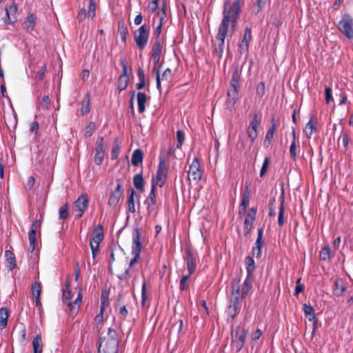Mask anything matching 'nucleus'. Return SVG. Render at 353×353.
I'll use <instances>...</instances> for the list:
<instances>
[{
	"label": "nucleus",
	"instance_id": "f257e3e1",
	"mask_svg": "<svg viewBox=\"0 0 353 353\" xmlns=\"http://www.w3.org/2000/svg\"><path fill=\"white\" fill-rule=\"evenodd\" d=\"M241 10V0H234L224 2L223 19L219 25L216 37L225 39L228 34L232 36L236 30Z\"/></svg>",
	"mask_w": 353,
	"mask_h": 353
},
{
	"label": "nucleus",
	"instance_id": "f03ea898",
	"mask_svg": "<svg viewBox=\"0 0 353 353\" xmlns=\"http://www.w3.org/2000/svg\"><path fill=\"white\" fill-rule=\"evenodd\" d=\"M119 343L116 330L110 327L106 335L99 339L98 353H117Z\"/></svg>",
	"mask_w": 353,
	"mask_h": 353
},
{
	"label": "nucleus",
	"instance_id": "7ed1b4c3",
	"mask_svg": "<svg viewBox=\"0 0 353 353\" xmlns=\"http://www.w3.org/2000/svg\"><path fill=\"white\" fill-rule=\"evenodd\" d=\"M241 72L236 66L232 72V79L230 83V88L227 93L226 107L227 109L232 110L234 108V105L239 99V81L241 79Z\"/></svg>",
	"mask_w": 353,
	"mask_h": 353
},
{
	"label": "nucleus",
	"instance_id": "20e7f679",
	"mask_svg": "<svg viewBox=\"0 0 353 353\" xmlns=\"http://www.w3.org/2000/svg\"><path fill=\"white\" fill-rule=\"evenodd\" d=\"M81 291V290L79 289L77 298L74 301H72V290L69 285L68 284L66 288L63 290V302L68 306V310L71 316H76L79 310L82 300Z\"/></svg>",
	"mask_w": 353,
	"mask_h": 353
},
{
	"label": "nucleus",
	"instance_id": "39448f33",
	"mask_svg": "<svg viewBox=\"0 0 353 353\" xmlns=\"http://www.w3.org/2000/svg\"><path fill=\"white\" fill-rule=\"evenodd\" d=\"M159 163L158 165L157 170L155 176L152 179V183L157 185L159 187H163L167 180L169 165L165 164L164 157L162 155L159 156Z\"/></svg>",
	"mask_w": 353,
	"mask_h": 353
},
{
	"label": "nucleus",
	"instance_id": "423d86ee",
	"mask_svg": "<svg viewBox=\"0 0 353 353\" xmlns=\"http://www.w3.org/2000/svg\"><path fill=\"white\" fill-rule=\"evenodd\" d=\"M248 334L247 330H241L240 326H236L232 332V345L237 352H240L243 346Z\"/></svg>",
	"mask_w": 353,
	"mask_h": 353
},
{
	"label": "nucleus",
	"instance_id": "0eeeda50",
	"mask_svg": "<svg viewBox=\"0 0 353 353\" xmlns=\"http://www.w3.org/2000/svg\"><path fill=\"white\" fill-rule=\"evenodd\" d=\"M339 30L349 39H353V18L345 14L338 24Z\"/></svg>",
	"mask_w": 353,
	"mask_h": 353
},
{
	"label": "nucleus",
	"instance_id": "6e6552de",
	"mask_svg": "<svg viewBox=\"0 0 353 353\" xmlns=\"http://www.w3.org/2000/svg\"><path fill=\"white\" fill-rule=\"evenodd\" d=\"M150 29L145 24L142 25L134 32L136 44L139 50H143L146 46L149 38Z\"/></svg>",
	"mask_w": 353,
	"mask_h": 353
},
{
	"label": "nucleus",
	"instance_id": "1a4fd4ad",
	"mask_svg": "<svg viewBox=\"0 0 353 353\" xmlns=\"http://www.w3.org/2000/svg\"><path fill=\"white\" fill-rule=\"evenodd\" d=\"M116 183V188L112 191L108 199V205L112 208H115L118 205L120 199L123 194V180L117 179Z\"/></svg>",
	"mask_w": 353,
	"mask_h": 353
},
{
	"label": "nucleus",
	"instance_id": "9d476101",
	"mask_svg": "<svg viewBox=\"0 0 353 353\" xmlns=\"http://www.w3.org/2000/svg\"><path fill=\"white\" fill-rule=\"evenodd\" d=\"M120 64L123 69L122 74L118 79V89L119 92H121L126 89L129 82V76L128 74V65L127 61L125 57H122L120 59Z\"/></svg>",
	"mask_w": 353,
	"mask_h": 353
},
{
	"label": "nucleus",
	"instance_id": "9b49d317",
	"mask_svg": "<svg viewBox=\"0 0 353 353\" xmlns=\"http://www.w3.org/2000/svg\"><path fill=\"white\" fill-rule=\"evenodd\" d=\"M189 176L196 183L201 181L203 175V171L201 168L199 160L197 157H194L188 171Z\"/></svg>",
	"mask_w": 353,
	"mask_h": 353
},
{
	"label": "nucleus",
	"instance_id": "f8f14e48",
	"mask_svg": "<svg viewBox=\"0 0 353 353\" xmlns=\"http://www.w3.org/2000/svg\"><path fill=\"white\" fill-rule=\"evenodd\" d=\"M89 203L88 196L85 194H81L74 202V207L78 214L75 216L76 219L82 217L85 211L88 209Z\"/></svg>",
	"mask_w": 353,
	"mask_h": 353
},
{
	"label": "nucleus",
	"instance_id": "ddd939ff",
	"mask_svg": "<svg viewBox=\"0 0 353 353\" xmlns=\"http://www.w3.org/2000/svg\"><path fill=\"white\" fill-rule=\"evenodd\" d=\"M256 209L251 208L248 210L244 221L243 232L247 236L252 229L253 223L256 219Z\"/></svg>",
	"mask_w": 353,
	"mask_h": 353
},
{
	"label": "nucleus",
	"instance_id": "4468645a",
	"mask_svg": "<svg viewBox=\"0 0 353 353\" xmlns=\"http://www.w3.org/2000/svg\"><path fill=\"white\" fill-rule=\"evenodd\" d=\"M252 39V30L250 28H246L243 34V37L239 44V50L240 53L245 54L249 50L250 42Z\"/></svg>",
	"mask_w": 353,
	"mask_h": 353
},
{
	"label": "nucleus",
	"instance_id": "2eb2a0df",
	"mask_svg": "<svg viewBox=\"0 0 353 353\" xmlns=\"http://www.w3.org/2000/svg\"><path fill=\"white\" fill-rule=\"evenodd\" d=\"M185 260L188 274L189 275H192L196 271L198 263L197 256L190 249H188L186 251Z\"/></svg>",
	"mask_w": 353,
	"mask_h": 353
},
{
	"label": "nucleus",
	"instance_id": "dca6fc26",
	"mask_svg": "<svg viewBox=\"0 0 353 353\" xmlns=\"http://www.w3.org/2000/svg\"><path fill=\"white\" fill-rule=\"evenodd\" d=\"M41 222L40 220H36L32 224L31 229L28 234L29 250L33 252L35 249L36 233L41 228Z\"/></svg>",
	"mask_w": 353,
	"mask_h": 353
},
{
	"label": "nucleus",
	"instance_id": "f3484780",
	"mask_svg": "<svg viewBox=\"0 0 353 353\" xmlns=\"http://www.w3.org/2000/svg\"><path fill=\"white\" fill-rule=\"evenodd\" d=\"M141 230L138 228H135L132 230V251L141 252L142 244L141 242Z\"/></svg>",
	"mask_w": 353,
	"mask_h": 353
},
{
	"label": "nucleus",
	"instance_id": "a211bd4d",
	"mask_svg": "<svg viewBox=\"0 0 353 353\" xmlns=\"http://www.w3.org/2000/svg\"><path fill=\"white\" fill-rule=\"evenodd\" d=\"M132 254L133 255V258L130 262L128 268L126 269L123 273L117 275V278L119 280H127L131 276L130 268L133 267L137 263L140 256V252L132 251Z\"/></svg>",
	"mask_w": 353,
	"mask_h": 353
},
{
	"label": "nucleus",
	"instance_id": "6ab92c4d",
	"mask_svg": "<svg viewBox=\"0 0 353 353\" xmlns=\"http://www.w3.org/2000/svg\"><path fill=\"white\" fill-rule=\"evenodd\" d=\"M239 281H238L236 283L233 282L232 285V296L230 301V305L239 308Z\"/></svg>",
	"mask_w": 353,
	"mask_h": 353
},
{
	"label": "nucleus",
	"instance_id": "aec40b11",
	"mask_svg": "<svg viewBox=\"0 0 353 353\" xmlns=\"http://www.w3.org/2000/svg\"><path fill=\"white\" fill-rule=\"evenodd\" d=\"M174 74L170 68L165 69L162 74L159 72V86L157 82V88L161 92V82L169 83L173 79Z\"/></svg>",
	"mask_w": 353,
	"mask_h": 353
},
{
	"label": "nucleus",
	"instance_id": "412c9836",
	"mask_svg": "<svg viewBox=\"0 0 353 353\" xmlns=\"http://www.w3.org/2000/svg\"><path fill=\"white\" fill-rule=\"evenodd\" d=\"M346 290V284L345 281L338 277L334 281L333 294L336 296H341Z\"/></svg>",
	"mask_w": 353,
	"mask_h": 353
},
{
	"label": "nucleus",
	"instance_id": "4be33fe9",
	"mask_svg": "<svg viewBox=\"0 0 353 353\" xmlns=\"http://www.w3.org/2000/svg\"><path fill=\"white\" fill-rule=\"evenodd\" d=\"M37 23V17L33 13H30L23 23V28L28 32H31Z\"/></svg>",
	"mask_w": 353,
	"mask_h": 353
},
{
	"label": "nucleus",
	"instance_id": "5701e85b",
	"mask_svg": "<svg viewBox=\"0 0 353 353\" xmlns=\"http://www.w3.org/2000/svg\"><path fill=\"white\" fill-rule=\"evenodd\" d=\"M153 61V66L152 68V73L155 75L156 81H158L159 86V72L163 63V60L161 61V57H151Z\"/></svg>",
	"mask_w": 353,
	"mask_h": 353
},
{
	"label": "nucleus",
	"instance_id": "b1692460",
	"mask_svg": "<svg viewBox=\"0 0 353 353\" xmlns=\"http://www.w3.org/2000/svg\"><path fill=\"white\" fill-rule=\"evenodd\" d=\"M163 49V42L161 39H156L152 45L151 57H161Z\"/></svg>",
	"mask_w": 353,
	"mask_h": 353
},
{
	"label": "nucleus",
	"instance_id": "393cba45",
	"mask_svg": "<svg viewBox=\"0 0 353 353\" xmlns=\"http://www.w3.org/2000/svg\"><path fill=\"white\" fill-rule=\"evenodd\" d=\"M251 190L249 185L245 184L244 190L241 192V202L240 207L247 208L250 203Z\"/></svg>",
	"mask_w": 353,
	"mask_h": 353
},
{
	"label": "nucleus",
	"instance_id": "a878e982",
	"mask_svg": "<svg viewBox=\"0 0 353 353\" xmlns=\"http://www.w3.org/2000/svg\"><path fill=\"white\" fill-rule=\"evenodd\" d=\"M253 281L254 277L246 276V279L243 283V285L241 288V299H243L247 296L249 291L252 289Z\"/></svg>",
	"mask_w": 353,
	"mask_h": 353
},
{
	"label": "nucleus",
	"instance_id": "bb28decb",
	"mask_svg": "<svg viewBox=\"0 0 353 353\" xmlns=\"http://www.w3.org/2000/svg\"><path fill=\"white\" fill-rule=\"evenodd\" d=\"M143 159V152L140 149L135 150L132 155L131 163L134 166L141 164Z\"/></svg>",
	"mask_w": 353,
	"mask_h": 353
},
{
	"label": "nucleus",
	"instance_id": "cd10ccee",
	"mask_svg": "<svg viewBox=\"0 0 353 353\" xmlns=\"http://www.w3.org/2000/svg\"><path fill=\"white\" fill-rule=\"evenodd\" d=\"M8 317V310L4 307L0 308V330H3L7 326Z\"/></svg>",
	"mask_w": 353,
	"mask_h": 353
},
{
	"label": "nucleus",
	"instance_id": "c85d7f7f",
	"mask_svg": "<svg viewBox=\"0 0 353 353\" xmlns=\"http://www.w3.org/2000/svg\"><path fill=\"white\" fill-rule=\"evenodd\" d=\"M137 97L139 112L143 113L145 110L146 94L144 92H139Z\"/></svg>",
	"mask_w": 353,
	"mask_h": 353
},
{
	"label": "nucleus",
	"instance_id": "c756f323",
	"mask_svg": "<svg viewBox=\"0 0 353 353\" xmlns=\"http://www.w3.org/2000/svg\"><path fill=\"white\" fill-rule=\"evenodd\" d=\"M5 256L8 263V267L10 270H12L16 267V258L14 254L10 250L5 251Z\"/></svg>",
	"mask_w": 353,
	"mask_h": 353
},
{
	"label": "nucleus",
	"instance_id": "7c9ffc66",
	"mask_svg": "<svg viewBox=\"0 0 353 353\" xmlns=\"http://www.w3.org/2000/svg\"><path fill=\"white\" fill-rule=\"evenodd\" d=\"M43 343L41 334H37L32 341V347L34 353H42Z\"/></svg>",
	"mask_w": 353,
	"mask_h": 353
},
{
	"label": "nucleus",
	"instance_id": "2f4dec72",
	"mask_svg": "<svg viewBox=\"0 0 353 353\" xmlns=\"http://www.w3.org/2000/svg\"><path fill=\"white\" fill-rule=\"evenodd\" d=\"M246 265L247 276L254 277L253 272L255 270V265L254 259L250 256H247L245 259Z\"/></svg>",
	"mask_w": 353,
	"mask_h": 353
},
{
	"label": "nucleus",
	"instance_id": "473e14b6",
	"mask_svg": "<svg viewBox=\"0 0 353 353\" xmlns=\"http://www.w3.org/2000/svg\"><path fill=\"white\" fill-rule=\"evenodd\" d=\"M118 32L121 36V41L126 42L127 36L128 34V29L124 21H121L118 23Z\"/></svg>",
	"mask_w": 353,
	"mask_h": 353
},
{
	"label": "nucleus",
	"instance_id": "72a5a7b5",
	"mask_svg": "<svg viewBox=\"0 0 353 353\" xmlns=\"http://www.w3.org/2000/svg\"><path fill=\"white\" fill-rule=\"evenodd\" d=\"M216 40L219 41L218 46H216L214 50V54L216 56L218 59H221L223 55V52L225 47V39L216 37Z\"/></svg>",
	"mask_w": 353,
	"mask_h": 353
},
{
	"label": "nucleus",
	"instance_id": "f704fd0d",
	"mask_svg": "<svg viewBox=\"0 0 353 353\" xmlns=\"http://www.w3.org/2000/svg\"><path fill=\"white\" fill-rule=\"evenodd\" d=\"M319 256L321 261H327L331 258V248L329 245H325L321 250Z\"/></svg>",
	"mask_w": 353,
	"mask_h": 353
},
{
	"label": "nucleus",
	"instance_id": "c9c22d12",
	"mask_svg": "<svg viewBox=\"0 0 353 353\" xmlns=\"http://www.w3.org/2000/svg\"><path fill=\"white\" fill-rule=\"evenodd\" d=\"M90 96L89 93H87L85 96V99L83 102L82 103L81 108V114L83 116L86 115L90 111Z\"/></svg>",
	"mask_w": 353,
	"mask_h": 353
},
{
	"label": "nucleus",
	"instance_id": "e433bc0d",
	"mask_svg": "<svg viewBox=\"0 0 353 353\" xmlns=\"http://www.w3.org/2000/svg\"><path fill=\"white\" fill-rule=\"evenodd\" d=\"M133 183L137 190H143L144 185V181L142 174H137L134 176Z\"/></svg>",
	"mask_w": 353,
	"mask_h": 353
},
{
	"label": "nucleus",
	"instance_id": "4c0bfd02",
	"mask_svg": "<svg viewBox=\"0 0 353 353\" xmlns=\"http://www.w3.org/2000/svg\"><path fill=\"white\" fill-rule=\"evenodd\" d=\"M129 191H130V195L128 199V211L131 212L132 213H134L136 211L135 204H134V199L135 192L132 188L130 189Z\"/></svg>",
	"mask_w": 353,
	"mask_h": 353
},
{
	"label": "nucleus",
	"instance_id": "58836bf2",
	"mask_svg": "<svg viewBox=\"0 0 353 353\" xmlns=\"http://www.w3.org/2000/svg\"><path fill=\"white\" fill-rule=\"evenodd\" d=\"M156 202H157L156 201L146 200V199L145 200L144 204L146 205V206H147L146 210H147V214L148 216L151 215V214L156 210V209H157Z\"/></svg>",
	"mask_w": 353,
	"mask_h": 353
},
{
	"label": "nucleus",
	"instance_id": "ea45409f",
	"mask_svg": "<svg viewBox=\"0 0 353 353\" xmlns=\"http://www.w3.org/2000/svg\"><path fill=\"white\" fill-rule=\"evenodd\" d=\"M284 198L283 196L281 197V204L279 207V217H278V224L280 226H282L284 224Z\"/></svg>",
	"mask_w": 353,
	"mask_h": 353
},
{
	"label": "nucleus",
	"instance_id": "a19ab883",
	"mask_svg": "<svg viewBox=\"0 0 353 353\" xmlns=\"http://www.w3.org/2000/svg\"><path fill=\"white\" fill-rule=\"evenodd\" d=\"M190 276L191 275H189V274L182 276L179 283V290L181 291H185L188 290L189 287L188 279Z\"/></svg>",
	"mask_w": 353,
	"mask_h": 353
},
{
	"label": "nucleus",
	"instance_id": "79ce46f5",
	"mask_svg": "<svg viewBox=\"0 0 353 353\" xmlns=\"http://www.w3.org/2000/svg\"><path fill=\"white\" fill-rule=\"evenodd\" d=\"M316 130L314 124L312 123V119L309 121L304 128V132L308 138H310L313 131Z\"/></svg>",
	"mask_w": 353,
	"mask_h": 353
},
{
	"label": "nucleus",
	"instance_id": "37998d69",
	"mask_svg": "<svg viewBox=\"0 0 353 353\" xmlns=\"http://www.w3.org/2000/svg\"><path fill=\"white\" fill-rule=\"evenodd\" d=\"M41 285L38 281H34L32 284V294L33 296H41Z\"/></svg>",
	"mask_w": 353,
	"mask_h": 353
},
{
	"label": "nucleus",
	"instance_id": "c03bdc74",
	"mask_svg": "<svg viewBox=\"0 0 353 353\" xmlns=\"http://www.w3.org/2000/svg\"><path fill=\"white\" fill-rule=\"evenodd\" d=\"M69 215L68 204L61 206L59 210V218L61 220L68 219Z\"/></svg>",
	"mask_w": 353,
	"mask_h": 353
},
{
	"label": "nucleus",
	"instance_id": "a18cd8bd",
	"mask_svg": "<svg viewBox=\"0 0 353 353\" xmlns=\"http://www.w3.org/2000/svg\"><path fill=\"white\" fill-rule=\"evenodd\" d=\"M104 139L103 137H99L96 142V152L105 154Z\"/></svg>",
	"mask_w": 353,
	"mask_h": 353
},
{
	"label": "nucleus",
	"instance_id": "49530a36",
	"mask_svg": "<svg viewBox=\"0 0 353 353\" xmlns=\"http://www.w3.org/2000/svg\"><path fill=\"white\" fill-rule=\"evenodd\" d=\"M176 140H177L176 148L180 149L183 145V141H184L185 134L182 130H179L176 131Z\"/></svg>",
	"mask_w": 353,
	"mask_h": 353
},
{
	"label": "nucleus",
	"instance_id": "de8ad7c7",
	"mask_svg": "<svg viewBox=\"0 0 353 353\" xmlns=\"http://www.w3.org/2000/svg\"><path fill=\"white\" fill-rule=\"evenodd\" d=\"M121 147L117 143H114L111 150V159L116 160L120 152Z\"/></svg>",
	"mask_w": 353,
	"mask_h": 353
},
{
	"label": "nucleus",
	"instance_id": "09e8293b",
	"mask_svg": "<svg viewBox=\"0 0 353 353\" xmlns=\"http://www.w3.org/2000/svg\"><path fill=\"white\" fill-rule=\"evenodd\" d=\"M263 229L262 228L258 230V236L255 243L256 246L263 248L265 245L264 241L263 240Z\"/></svg>",
	"mask_w": 353,
	"mask_h": 353
},
{
	"label": "nucleus",
	"instance_id": "8fccbe9b",
	"mask_svg": "<svg viewBox=\"0 0 353 353\" xmlns=\"http://www.w3.org/2000/svg\"><path fill=\"white\" fill-rule=\"evenodd\" d=\"M297 145L296 141H292L290 147V154L291 157L295 161L297 157Z\"/></svg>",
	"mask_w": 353,
	"mask_h": 353
},
{
	"label": "nucleus",
	"instance_id": "3c124183",
	"mask_svg": "<svg viewBox=\"0 0 353 353\" xmlns=\"http://www.w3.org/2000/svg\"><path fill=\"white\" fill-rule=\"evenodd\" d=\"M100 243L90 241V245L92 251V258L94 259L99 252V246Z\"/></svg>",
	"mask_w": 353,
	"mask_h": 353
},
{
	"label": "nucleus",
	"instance_id": "603ef678",
	"mask_svg": "<svg viewBox=\"0 0 353 353\" xmlns=\"http://www.w3.org/2000/svg\"><path fill=\"white\" fill-rule=\"evenodd\" d=\"M47 70V65L44 63L40 68V70L38 71V72L36 74L35 78L39 81H42L44 79L45 73Z\"/></svg>",
	"mask_w": 353,
	"mask_h": 353
},
{
	"label": "nucleus",
	"instance_id": "864d4df0",
	"mask_svg": "<svg viewBox=\"0 0 353 353\" xmlns=\"http://www.w3.org/2000/svg\"><path fill=\"white\" fill-rule=\"evenodd\" d=\"M261 123V119L259 118L258 114L255 113L253 116L252 120L250 123L248 128L257 129Z\"/></svg>",
	"mask_w": 353,
	"mask_h": 353
},
{
	"label": "nucleus",
	"instance_id": "5fc2aeb1",
	"mask_svg": "<svg viewBox=\"0 0 353 353\" xmlns=\"http://www.w3.org/2000/svg\"><path fill=\"white\" fill-rule=\"evenodd\" d=\"M248 137L250 139V142L252 143L254 142L255 139L257 138L258 133H257V129L255 128H248Z\"/></svg>",
	"mask_w": 353,
	"mask_h": 353
},
{
	"label": "nucleus",
	"instance_id": "6e6d98bb",
	"mask_svg": "<svg viewBox=\"0 0 353 353\" xmlns=\"http://www.w3.org/2000/svg\"><path fill=\"white\" fill-rule=\"evenodd\" d=\"M256 94L259 98H261L263 97L265 92V85L263 82H261L258 84L256 87Z\"/></svg>",
	"mask_w": 353,
	"mask_h": 353
},
{
	"label": "nucleus",
	"instance_id": "4d7b16f0",
	"mask_svg": "<svg viewBox=\"0 0 353 353\" xmlns=\"http://www.w3.org/2000/svg\"><path fill=\"white\" fill-rule=\"evenodd\" d=\"M50 100L48 96H44L39 103V108L48 110L50 107Z\"/></svg>",
	"mask_w": 353,
	"mask_h": 353
},
{
	"label": "nucleus",
	"instance_id": "13d9d810",
	"mask_svg": "<svg viewBox=\"0 0 353 353\" xmlns=\"http://www.w3.org/2000/svg\"><path fill=\"white\" fill-rule=\"evenodd\" d=\"M270 163V159L266 157L263 161L262 167L260 170V176L263 177L267 172Z\"/></svg>",
	"mask_w": 353,
	"mask_h": 353
},
{
	"label": "nucleus",
	"instance_id": "bf43d9fd",
	"mask_svg": "<svg viewBox=\"0 0 353 353\" xmlns=\"http://www.w3.org/2000/svg\"><path fill=\"white\" fill-rule=\"evenodd\" d=\"M95 130V124L93 122L89 123V124L85 128V136L90 137L92 135L93 132Z\"/></svg>",
	"mask_w": 353,
	"mask_h": 353
},
{
	"label": "nucleus",
	"instance_id": "052dcab7",
	"mask_svg": "<svg viewBox=\"0 0 353 353\" xmlns=\"http://www.w3.org/2000/svg\"><path fill=\"white\" fill-rule=\"evenodd\" d=\"M96 6L94 0L89 1V8L88 11V16L93 18L95 16Z\"/></svg>",
	"mask_w": 353,
	"mask_h": 353
},
{
	"label": "nucleus",
	"instance_id": "680f3d73",
	"mask_svg": "<svg viewBox=\"0 0 353 353\" xmlns=\"http://www.w3.org/2000/svg\"><path fill=\"white\" fill-rule=\"evenodd\" d=\"M163 17L161 16V19H160V23L158 25V26L155 28V30H154V32H153V35L154 37H155V40L156 39H159V36L161 34V28H162V21H163Z\"/></svg>",
	"mask_w": 353,
	"mask_h": 353
},
{
	"label": "nucleus",
	"instance_id": "e2e57ef3",
	"mask_svg": "<svg viewBox=\"0 0 353 353\" xmlns=\"http://www.w3.org/2000/svg\"><path fill=\"white\" fill-rule=\"evenodd\" d=\"M238 309L239 308L236 307H234L229 305L227 310L228 315L230 316L232 319H234L237 314Z\"/></svg>",
	"mask_w": 353,
	"mask_h": 353
},
{
	"label": "nucleus",
	"instance_id": "0e129e2a",
	"mask_svg": "<svg viewBox=\"0 0 353 353\" xmlns=\"http://www.w3.org/2000/svg\"><path fill=\"white\" fill-rule=\"evenodd\" d=\"M157 186V185L152 183L151 190H150V192L148 196L146 198V200L156 201Z\"/></svg>",
	"mask_w": 353,
	"mask_h": 353
},
{
	"label": "nucleus",
	"instance_id": "69168bd1",
	"mask_svg": "<svg viewBox=\"0 0 353 353\" xmlns=\"http://www.w3.org/2000/svg\"><path fill=\"white\" fill-rule=\"evenodd\" d=\"M274 132H270V131H268L267 133H266V135H265V140H264V145L265 147H268L272 141V139H273L274 137Z\"/></svg>",
	"mask_w": 353,
	"mask_h": 353
},
{
	"label": "nucleus",
	"instance_id": "338daca9",
	"mask_svg": "<svg viewBox=\"0 0 353 353\" xmlns=\"http://www.w3.org/2000/svg\"><path fill=\"white\" fill-rule=\"evenodd\" d=\"M325 101L327 103H329L332 101V89L330 87L326 86L325 88Z\"/></svg>",
	"mask_w": 353,
	"mask_h": 353
},
{
	"label": "nucleus",
	"instance_id": "774afa93",
	"mask_svg": "<svg viewBox=\"0 0 353 353\" xmlns=\"http://www.w3.org/2000/svg\"><path fill=\"white\" fill-rule=\"evenodd\" d=\"M86 15H87L86 10L85 8H82L79 11L77 16V19H78V21L79 22H81L85 19Z\"/></svg>",
	"mask_w": 353,
	"mask_h": 353
}]
</instances>
